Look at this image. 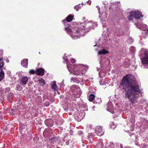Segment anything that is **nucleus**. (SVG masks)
Masks as SVG:
<instances>
[{"label": "nucleus", "mask_w": 148, "mask_h": 148, "mask_svg": "<svg viewBox=\"0 0 148 148\" xmlns=\"http://www.w3.org/2000/svg\"><path fill=\"white\" fill-rule=\"evenodd\" d=\"M85 67L83 65H79L74 67V71L73 73L75 75H81L84 74L86 71L85 68Z\"/></svg>", "instance_id": "obj_3"}, {"label": "nucleus", "mask_w": 148, "mask_h": 148, "mask_svg": "<svg viewBox=\"0 0 148 148\" xmlns=\"http://www.w3.org/2000/svg\"><path fill=\"white\" fill-rule=\"evenodd\" d=\"M45 70L42 68L37 69L36 71V74L38 75H44Z\"/></svg>", "instance_id": "obj_9"}, {"label": "nucleus", "mask_w": 148, "mask_h": 148, "mask_svg": "<svg viewBox=\"0 0 148 148\" xmlns=\"http://www.w3.org/2000/svg\"><path fill=\"white\" fill-rule=\"evenodd\" d=\"M97 7L98 8V11H99V14H101V15H102V13H100V10H100V8H99V7H98V6H97Z\"/></svg>", "instance_id": "obj_29"}, {"label": "nucleus", "mask_w": 148, "mask_h": 148, "mask_svg": "<svg viewBox=\"0 0 148 148\" xmlns=\"http://www.w3.org/2000/svg\"><path fill=\"white\" fill-rule=\"evenodd\" d=\"M90 23H88L86 24L84 29H81V28L78 27H75L72 30V32L71 34V36L74 39L77 38V35H75V34H78L79 33L80 35H82V33H83L84 32H88L89 30L90 29L92 28V27L90 26L89 27L90 25Z\"/></svg>", "instance_id": "obj_2"}, {"label": "nucleus", "mask_w": 148, "mask_h": 148, "mask_svg": "<svg viewBox=\"0 0 148 148\" xmlns=\"http://www.w3.org/2000/svg\"><path fill=\"white\" fill-rule=\"evenodd\" d=\"M95 131L98 136H101L103 134L104 131L102 127L101 126H98L95 128Z\"/></svg>", "instance_id": "obj_6"}, {"label": "nucleus", "mask_w": 148, "mask_h": 148, "mask_svg": "<svg viewBox=\"0 0 148 148\" xmlns=\"http://www.w3.org/2000/svg\"><path fill=\"white\" fill-rule=\"evenodd\" d=\"M29 73L32 74L36 73V71H35L34 70H31L29 71Z\"/></svg>", "instance_id": "obj_25"}, {"label": "nucleus", "mask_w": 148, "mask_h": 148, "mask_svg": "<svg viewBox=\"0 0 148 148\" xmlns=\"http://www.w3.org/2000/svg\"><path fill=\"white\" fill-rule=\"evenodd\" d=\"M143 51L144 53V56L141 59V63L144 67L145 68H148V50L144 49Z\"/></svg>", "instance_id": "obj_4"}, {"label": "nucleus", "mask_w": 148, "mask_h": 148, "mask_svg": "<svg viewBox=\"0 0 148 148\" xmlns=\"http://www.w3.org/2000/svg\"><path fill=\"white\" fill-rule=\"evenodd\" d=\"M39 81L40 83L42 84L43 85H45V83L44 79H42V78H41V79H39Z\"/></svg>", "instance_id": "obj_21"}, {"label": "nucleus", "mask_w": 148, "mask_h": 148, "mask_svg": "<svg viewBox=\"0 0 148 148\" xmlns=\"http://www.w3.org/2000/svg\"><path fill=\"white\" fill-rule=\"evenodd\" d=\"M20 85H17V88H20Z\"/></svg>", "instance_id": "obj_33"}, {"label": "nucleus", "mask_w": 148, "mask_h": 148, "mask_svg": "<svg viewBox=\"0 0 148 148\" xmlns=\"http://www.w3.org/2000/svg\"><path fill=\"white\" fill-rule=\"evenodd\" d=\"M51 88L54 90H56L57 89V85L56 84L55 81L53 82L51 85Z\"/></svg>", "instance_id": "obj_14"}, {"label": "nucleus", "mask_w": 148, "mask_h": 148, "mask_svg": "<svg viewBox=\"0 0 148 148\" xmlns=\"http://www.w3.org/2000/svg\"><path fill=\"white\" fill-rule=\"evenodd\" d=\"M5 94L7 95L8 98L9 96V89L6 88L5 90Z\"/></svg>", "instance_id": "obj_20"}, {"label": "nucleus", "mask_w": 148, "mask_h": 148, "mask_svg": "<svg viewBox=\"0 0 148 148\" xmlns=\"http://www.w3.org/2000/svg\"><path fill=\"white\" fill-rule=\"evenodd\" d=\"M45 123L48 127H52L53 125V121L51 119L46 120L45 121Z\"/></svg>", "instance_id": "obj_10"}, {"label": "nucleus", "mask_w": 148, "mask_h": 148, "mask_svg": "<svg viewBox=\"0 0 148 148\" xmlns=\"http://www.w3.org/2000/svg\"><path fill=\"white\" fill-rule=\"evenodd\" d=\"M147 148H148V145L147 146Z\"/></svg>", "instance_id": "obj_42"}, {"label": "nucleus", "mask_w": 148, "mask_h": 148, "mask_svg": "<svg viewBox=\"0 0 148 148\" xmlns=\"http://www.w3.org/2000/svg\"><path fill=\"white\" fill-rule=\"evenodd\" d=\"M67 68H68V69H69V68H68V64H67Z\"/></svg>", "instance_id": "obj_37"}, {"label": "nucleus", "mask_w": 148, "mask_h": 148, "mask_svg": "<svg viewBox=\"0 0 148 148\" xmlns=\"http://www.w3.org/2000/svg\"><path fill=\"white\" fill-rule=\"evenodd\" d=\"M142 127L144 129H146L148 128V122L147 121H146L145 122L144 124L143 125Z\"/></svg>", "instance_id": "obj_15"}, {"label": "nucleus", "mask_w": 148, "mask_h": 148, "mask_svg": "<svg viewBox=\"0 0 148 148\" xmlns=\"http://www.w3.org/2000/svg\"><path fill=\"white\" fill-rule=\"evenodd\" d=\"M78 134H82V132L81 131H79L78 132Z\"/></svg>", "instance_id": "obj_31"}, {"label": "nucleus", "mask_w": 148, "mask_h": 148, "mask_svg": "<svg viewBox=\"0 0 148 148\" xmlns=\"http://www.w3.org/2000/svg\"><path fill=\"white\" fill-rule=\"evenodd\" d=\"M130 51L133 53H134L135 52V48L134 47H130Z\"/></svg>", "instance_id": "obj_19"}, {"label": "nucleus", "mask_w": 148, "mask_h": 148, "mask_svg": "<svg viewBox=\"0 0 148 148\" xmlns=\"http://www.w3.org/2000/svg\"><path fill=\"white\" fill-rule=\"evenodd\" d=\"M79 116H81V115H79V118H80L79 120H80L81 119H82V117H81V118H80V117H79Z\"/></svg>", "instance_id": "obj_35"}, {"label": "nucleus", "mask_w": 148, "mask_h": 148, "mask_svg": "<svg viewBox=\"0 0 148 148\" xmlns=\"http://www.w3.org/2000/svg\"><path fill=\"white\" fill-rule=\"evenodd\" d=\"M122 33H120L119 34V35H122Z\"/></svg>", "instance_id": "obj_36"}, {"label": "nucleus", "mask_w": 148, "mask_h": 148, "mask_svg": "<svg viewBox=\"0 0 148 148\" xmlns=\"http://www.w3.org/2000/svg\"><path fill=\"white\" fill-rule=\"evenodd\" d=\"M95 96L93 94H91L89 97V100L90 101H92L94 99Z\"/></svg>", "instance_id": "obj_16"}, {"label": "nucleus", "mask_w": 148, "mask_h": 148, "mask_svg": "<svg viewBox=\"0 0 148 148\" xmlns=\"http://www.w3.org/2000/svg\"><path fill=\"white\" fill-rule=\"evenodd\" d=\"M21 64L23 66L27 68L28 65V59H24L22 60L21 61Z\"/></svg>", "instance_id": "obj_11"}, {"label": "nucleus", "mask_w": 148, "mask_h": 148, "mask_svg": "<svg viewBox=\"0 0 148 148\" xmlns=\"http://www.w3.org/2000/svg\"><path fill=\"white\" fill-rule=\"evenodd\" d=\"M21 84L22 85H25L28 80V78L26 76H23L19 79Z\"/></svg>", "instance_id": "obj_8"}, {"label": "nucleus", "mask_w": 148, "mask_h": 148, "mask_svg": "<svg viewBox=\"0 0 148 148\" xmlns=\"http://www.w3.org/2000/svg\"><path fill=\"white\" fill-rule=\"evenodd\" d=\"M131 14H133L134 18L136 19H139L140 17H143L141 15V13L140 12L136 10L135 11L131 12Z\"/></svg>", "instance_id": "obj_7"}, {"label": "nucleus", "mask_w": 148, "mask_h": 148, "mask_svg": "<svg viewBox=\"0 0 148 148\" xmlns=\"http://www.w3.org/2000/svg\"><path fill=\"white\" fill-rule=\"evenodd\" d=\"M70 89L71 91L73 93L74 95L77 97H80L82 92L80 91V89L79 86L73 85L71 86Z\"/></svg>", "instance_id": "obj_5"}, {"label": "nucleus", "mask_w": 148, "mask_h": 148, "mask_svg": "<svg viewBox=\"0 0 148 148\" xmlns=\"http://www.w3.org/2000/svg\"><path fill=\"white\" fill-rule=\"evenodd\" d=\"M69 114L70 115V114H70V113H69Z\"/></svg>", "instance_id": "obj_43"}, {"label": "nucleus", "mask_w": 148, "mask_h": 148, "mask_svg": "<svg viewBox=\"0 0 148 148\" xmlns=\"http://www.w3.org/2000/svg\"><path fill=\"white\" fill-rule=\"evenodd\" d=\"M120 85L125 92V98L134 104L141 92L135 77L132 74L126 75L123 77Z\"/></svg>", "instance_id": "obj_1"}, {"label": "nucleus", "mask_w": 148, "mask_h": 148, "mask_svg": "<svg viewBox=\"0 0 148 148\" xmlns=\"http://www.w3.org/2000/svg\"><path fill=\"white\" fill-rule=\"evenodd\" d=\"M73 79V78H72L71 79V80H72V79Z\"/></svg>", "instance_id": "obj_39"}, {"label": "nucleus", "mask_w": 148, "mask_h": 148, "mask_svg": "<svg viewBox=\"0 0 148 148\" xmlns=\"http://www.w3.org/2000/svg\"><path fill=\"white\" fill-rule=\"evenodd\" d=\"M109 53L108 51H106L104 49H103L102 50L99 51L98 52V54L99 55L102 54H105Z\"/></svg>", "instance_id": "obj_12"}, {"label": "nucleus", "mask_w": 148, "mask_h": 148, "mask_svg": "<svg viewBox=\"0 0 148 148\" xmlns=\"http://www.w3.org/2000/svg\"><path fill=\"white\" fill-rule=\"evenodd\" d=\"M65 30H66L67 32L69 33H71V29L69 27H66L65 28Z\"/></svg>", "instance_id": "obj_22"}, {"label": "nucleus", "mask_w": 148, "mask_h": 148, "mask_svg": "<svg viewBox=\"0 0 148 148\" xmlns=\"http://www.w3.org/2000/svg\"><path fill=\"white\" fill-rule=\"evenodd\" d=\"M130 15L128 17V18L129 20L130 21H132L134 18V16L133 14H131V12L130 13Z\"/></svg>", "instance_id": "obj_18"}, {"label": "nucleus", "mask_w": 148, "mask_h": 148, "mask_svg": "<svg viewBox=\"0 0 148 148\" xmlns=\"http://www.w3.org/2000/svg\"><path fill=\"white\" fill-rule=\"evenodd\" d=\"M73 18V16L70 14L66 17V20L67 22H70L72 20Z\"/></svg>", "instance_id": "obj_13"}, {"label": "nucleus", "mask_w": 148, "mask_h": 148, "mask_svg": "<svg viewBox=\"0 0 148 148\" xmlns=\"http://www.w3.org/2000/svg\"><path fill=\"white\" fill-rule=\"evenodd\" d=\"M110 104V105L111 106V108H112V103H109V104ZM108 108H109V109H110V107L109 108L108 106Z\"/></svg>", "instance_id": "obj_32"}, {"label": "nucleus", "mask_w": 148, "mask_h": 148, "mask_svg": "<svg viewBox=\"0 0 148 148\" xmlns=\"http://www.w3.org/2000/svg\"><path fill=\"white\" fill-rule=\"evenodd\" d=\"M0 72V81H1L4 77V74L3 71H2Z\"/></svg>", "instance_id": "obj_17"}, {"label": "nucleus", "mask_w": 148, "mask_h": 148, "mask_svg": "<svg viewBox=\"0 0 148 148\" xmlns=\"http://www.w3.org/2000/svg\"><path fill=\"white\" fill-rule=\"evenodd\" d=\"M96 46V45H94V47H95V46Z\"/></svg>", "instance_id": "obj_41"}, {"label": "nucleus", "mask_w": 148, "mask_h": 148, "mask_svg": "<svg viewBox=\"0 0 148 148\" xmlns=\"http://www.w3.org/2000/svg\"><path fill=\"white\" fill-rule=\"evenodd\" d=\"M3 62L1 59H0V69H1L3 66Z\"/></svg>", "instance_id": "obj_23"}, {"label": "nucleus", "mask_w": 148, "mask_h": 148, "mask_svg": "<svg viewBox=\"0 0 148 148\" xmlns=\"http://www.w3.org/2000/svg\"><path fill=\"white\" fill-rule=\"evenodd\" d=\"M121 145H120V147H121V148L122 146H121Z\"/></svg>", "instance_id": "obj_40"}, {"label": "nucleus", "mask_w": 148, "mask_h": 148, "mask_svg": "<svg viewBox=\"0 0 148 148\" xmlns=\"http://www.w3.org/2000/svg\"><path fill=\"white\" fill-rule=\"evenodd\" d=\"M58 140V138L57 137H54L52 139V140L53 141L56 142Z\"/></svg>", "instance_id": "obj_26"}, {"label": "nucleus", "mask_w": 148, "mask_h": 148, "mask_svg": "<svg viewBox=\"0 0 148 148\" xmlns=\"http://www.w3.org/2000/svg\"><path fill=\"white\" fill-rule=\"evenodd\" d=\"M88 136H90L92 137H93L94 136L93 134L92 133H89Z\"/></svg>", "instance_id": "obj_28"}, {"label": "nucleus", "mask_w": 148, "mask_h": 148, "mask_svg": "<svg viewBox=\"0 0 148 148\" xmlns=\"http://www.w3.org/2000/svg\"><path fill=\"white\" fill-rule=\"evenodd\" d=\"M13 94L12 93H10V97H13Z\"/></svg>", "instance_id": "obj_30"}, {"label": "nucleus", "mask_w": 148, "mask_h": 148, "mask_svg": "<svg viewBox=\"0 0 148 148\" xmlns=\"http://www.w3.org/2000/svg\"><path fill=\"white\" fill-rule=\"evenodd\" d=\"M71 62L72 63H74L76 62L75 60L73 59H71Z\"/></svg>", "instance_id": "obj_27"}, {"label": "nucleus", "mask_w": 148, "mask_h": 148, "mask_svg": "<svg viewBox=\"0 0 148 148\" xmlns=\"http://www.w3.org/2000/svg\"><path fill=\"white\" fill-rule=\"evenodd\" d=\"M64 60L65 61H66L67 60V58H65V59H64Z\"/></svg>", "instance_id": "obj_34"}, {"label": "nucleus", "mask_w": 148, "mask_h": 148, "mask_svg": "<svg viewBox=\"0 0 148 148\" xmlns=\"http://www.w3.org/2000/svg\"><path fill=\"white\" fill-rule=\"evenodd\" d=\"M80 7L79 5H75L74 7V8L75 10H76L77 11L79 10V9Z\"/></svg>", "instance_id": "obj_24"}, {"label": "nucleus", "mask_w": 148, "mask_h": 148, "mask_svg": "<svg viewBox=\"0 0 148 148\" xmlns=\"http://www.w3.org/2000/svg\"><path fill=\"white\" fill-rule=\"evenodd\" d=\"M65 21V20H64L62 21L63 22H64V21Z\"/></svg>", "instance_id": "obj_38"}, {"label": "nucleus", "mask_w": 148, "mask_h": 148, "mask_svg": "<svg viewBox=\"0 0 148 148\" xmlns=\"http://www.w3.org/2000/svg\"><path fill=\"white\" fill-rule=\"evenodd\" d=\"M11 148H13V147H12Z\"/></svg>", "instance_id": "obj_44"}]
</instances>
